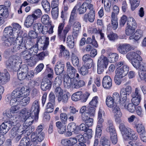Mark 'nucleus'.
<instances>
[{"label":"nucleus","instance_id":"f257e3e1","mask_svg":"<svg viewBox=\"0 0 146 146\" xmlns=\"http://www.w3.org/2000/svg\"><path fill=\"white\" fill-rule=\"evenodd\" d=\"M25 88H21L14 90L11 94L7 95L5 98L7 102L10 105L14 104H20L22 106H25L30 102L29 97L26 96L25 94L23 96L24 93V90Z\"/></svg>","mask_w":146,"mask_h":146},{"label":"nucleus","instance_id":"f03ea898","mask_svg":"<svg viewBox=\"0 0 146 146\" xmlns=\"http://www.w3.org/2000/svg\"><path fill=\"white\" fill-rule=\"evenodd\" d=\"M119 129L123 138L125 140L129 139L135 141L138 138V136L135 135V132L132 129L126 127L123 123L119 125Z\"/></svg>","mask_w":146,"mask_h":146},{"label":"nucleus","instance_id":"7ed1b4c3","mask_svg":"<svg viewBox=\"0 0 146 146\" xmlns=\"http://www.w3.org/2000/svg\"><path fill=\"white\" fill-rule=\"evenodd\" d=\"M106 102L108 107L111 108V110L113 113L115 120L117 121L118 118H120L122 115L119 107L111 96L107 97Z\"/></svg>","mask_w":146,"mask_h":146},{"label":"nucleus","instance_id":"20e7f679","mask_svg":"<svg viewBox=\"0 0 146 146\" xmlns=\"http://www.w3.org/2000/svg\"><path fill=\"white\" fill-rule=\"evenodd\" d=\"M44 128V125L40 124L37 127L35 131L32 133L31 136L32 142L37 144L38 142H41L43 140L45 134L42 131Z\"/></svg>","mask_w":146,"mask_h":146},{"label":"nucleus","instance_id":"39448f33","mask_svg":"<svg viewBox=\"0 0 146 146\" xmlns=\"http://www.w3.org/2000/svg\"><path fill=\"white\" fill-rule=\"evenodd\" d=\"M22 63V60L19 56L13 55L10 57L6 61L5 66L7 69L10 71H16L17 66Z\"/></svg>","mask_w":146,"mask_h":146},{"label":"nucleus","instance_id":"423d86ee","mask_svg":"<svg viewBox=\"0 0 146 146\" xmlns=\"http://www.w3.org/2000/svg\"><path fill=\"white\" fill-rule=\"evenodd\" d=\"M38 41L41 42V43L44 44L42 47V50L44 51L36 55L37 59L39 60H42L45 56L49 55V52L47 50H46L49 44V38L48 37H46L45 36L43 35L39 38Z\"/></svg>","mask_w":146,"mask_h":146},{"label":"nucleus","instance_id":"0eeeda50","mask_svg":"<svg viewBox=\"0 0 146 146\" xmlns=\"http://www.w3.org/2000/svg\"><path fill=\"white\" fill-rule=\"evenodd\" d=\"M131 91L132 88L129 86L121 89L120 96L122 100L120 102V106L121 108H126V105L129 103V99H127V97L131 93Z\"/></svg>","mask_w":146,"mask_h":146},{"label":"nucleus","instance_id":"6e6552de","mask_svg":"<svg viewBox=\"0 0 146 146\" xmlns=\"http://www.w3.org/2000/svg\"><path fill=\"white\" fill-rule=\"evenodd\" d=\"M65 23L64 22L60 23L58 25L57 34L59 39L61 41L65 42L67 34L71 29V25H67L64 29Z\"/></svg>","mask_w":146,"mask_h":146},{"label":"nucleus","instance_id":"1a4fd4ad","mask_svg":"<svg viewBox=\"0 0 146 146\" xmlns=\"http://www.w3.org/2000/svg\"><path fill=\"white\" fill-rule=\"evenodd\" d=\"M27 69V67L25 68H21L18 70L17 76L18 79L20 80L26 79L30 80L34 77V73L33 70H30L27 73L25 72V70Z\"/></svg>","mask_w":146,"mask_h":146},{"label":"nucleus","instance_id":"9d476101","mask_svg":"<svg viewBox=\"0 0 146 146\" xmlns=\"http://www.w3.org/2000/svg\"><path fill=\"white\" fill-rule=\"evenodd\" d=\"M18 36L15 39L11 50L12 52H15L19 50L23 51L25 50V42L23 41V38L21 36Z\"/></svg>","mask_w":146,"mask_h":146},{"label":"nucleus","instance_id":"9b49d317","mask_svg":"<svg viewBox=\"0 0 146 146\" xmlns=\"http://www.w3.org/2000/svg\"><path fill=\"white\" fill-rule=\"evenodd\" d=\"M108 64L107 58L104 55H101L98 62V73L101 74L102 73L104 69L107 68Z\"/></svg>","mask_w":146,"mask_h":146},{"label":"nucleus","instance_id":"f8f14e48","mask_svg":"<svg viewBox=\"0 0 146 146\" xmlns=\"http://www.w3.org/2000/svg\"><path fill=\"white\" fill-rule=\"evenodd\" d=\"M16 122L12 119L3 123L1 125V133L3 135L6 134L12 126L15 125Z\"/></svg>","mask_w":146,"mask_h":146},{"label":"nucleus","instance_id":"ddd939ff","mask_svg":"<svg viewBox=\"0 0 146 146\" xmlns=\"http://www.w3.org/2000/svg\"><path fill=\"white\" fill-rule=\"evenodd\" d=\"M67 68L66 72L67 76H66L69 77L73 78L75 77L77 78L80 77L79 74L76 73L77 70L70 64V62H67L66 64Z\"/></svg>","mask_w":146,"mask_h":146},{"label":"nucleus","instance_id":"4468645a","mask_svg":"<svg viewBox=\"0 0 146 146\" xmlns=\"http://www.w3.org/2000/svg\"><path fill=\"white\" fill-rule=\"evenodd\" d=\"M62 80L59 77H56L55 79L54 83V93L58 97L59 96L63 95V90L62 89L60 86L62 83Z\"/></svg>","mask_w":146,"mask_h":146},{"label":"nucleus","instance_id":"2eb2a0df","mask_svg":"<svg viewBox=\"0 0 146 146\" xmlns=\"http://www.w3.org/2000/svg\"><path fill=\"white\" fill-rule=\"evenodd\" d=\"M133 49V47L130 44L124 43L119 44L117 48L119 52L123 54H125L128 52Z\"/></svg>","mask_w":146,"mask_h":146},{"label":"nucleus","instance_id":"dca6fc26","mask_svg":"<svg viewBox=\"0 0 146 146\" xmlns=\"http://www.w3.org/2000/svg\"><path fill=\"white\" fill-rule=\"evenodd\" d=\"M142 60L134 59L131 61L133 66L136 69L139 68L143 72L146 70V64L142 61Z\"/></svg>","mask_w":146,"mask_h":146},{"label":"nucleus","instance_id":"f3484780","mask_svg":"<svg viewBox=\"0 0 146 146\" xmlns=\"http://www.w3.org/2000/svg\"><path fill=\"white\" fill-rule=\"evenodd\" d=\"M34 30L38 34L42 33L45 35L48 33V28L46 26L44 27L41 23H36L34 25Z\"/></svg>","mask_w":146,"mask_h":146},{"label":"nucleus","instance_id":"a211bd4d","mask_svg":"<svg viewBox=\"0 0 146 146\" xmlns=\"http://www.w3.org/2000/svg\"><path fill=\"white\" fill-rule=\"evenodd\" d=\"M13 31V28L11 26L6 27L4 30L3 35L5 38L16 37H18V33Z\"/></svg>","mask_w":146,"mask_h":146},{"label":"nucleus","instance_id":"6ab92c4d","mask_svg":"<svg viewBox=\"0 0 146 146\" xmlns=\"http://www.w3.org/2000/svg\"><path fill=\"white\" fill-rule=\"evenodd\" d=\"M88 7V4L87 3H82L81 2H78L74 8H75V11L78 9L79 13L82 14L86 11Z\"/></svg>","mask_w":146,"mask_h":146},{"label":"nucleus","instance_id":"aec40b11","mask_svg":"<svg viewBox=\"0 0 146 146\" xmlns=\"http://www.w3.org/2000/svg\"><path fill=\"white\" fill-rule=\"evenodd\" d=\"M81 28V24L78 21H76L74 23L72 33V36L73 38H75L78 36Z\"/></svg>","mask_w":146,"mask_h":146},{"label":"nucleus","instance_id":"412c9836","mask_svg":"<svg viewBox=\"0 0 146 146\" xmlns=\"http://www.w3.org/2000/svg\"><path fill=\"white\" fill-rule=\"evenodd\" d=\"M117 71V74L119 76L123 77L125 76L127 74L129 70V67L127 65H124L119 68H118L116 70L115 72Z\"/></svg>","mask_w":146,"mask_h":146},{"label":"nucleus","instance_id":"4be33fe9","mask_svg":"<svg viewBox=\"0 0 146 146\" xmlns=\"http://www.w3.org/2000/svg\"><path fill=\"white\" fill-rule=\"evenodd\" d=\"M141 52L139 50H135L133 52H131L128 53L126 55L127 58L129 60L134 59L142 60L141 57L140 56L141 54Z\"/></svg>","mask_w":146,"mask_h":146},{"label":"nucleus","instance_id":"5701e85b","mask_svg":"<svg viewBox=\"0 0 146 146\" xmlns=\"http://www.w3.org/2000/svg\"><path fill=\"white\" fill-rule=\"evenodd\" d=\"M31 110L34 112V114L35 116V119H38L39 112V105L38 100H36L34 102Z\"/></svg>","mask_w":146,"mask_h":146},{"label":"nucleus","instance_id":"b1692460","mask_svg":"<svg viewBox=\"0 0 146 146\" xmlns=\"http://www.w3.org/2000/svg\"><path fill=\"white\" fill-rule=\"evenodd\" d=\"M23 126H20L19 127L17 126L13 127L10 131L11 138H14L20 133H22L23 130Z\"/></svg>","mask_w":146,"mask_h":146},{"label":"nucleus","instance_id":"393cba45","mask_svg":"<svg viewBox=\"0 0 146 146\" xmlns=\"http://www.w3.org/2000/svg\"><path fill=\"white\" fill-rule=\"evenodd\" d=\"M102 85L104 88L106 89H109L112 86V80L109 76H104L102 80Z\"/></svg>","mask_w":146,"mask_h":146},{"label":"nucleus","instance_id":"a878e982","mask_svg":"<svg viewBox=\"0 0 146 146\" xmlns=\"http://www.w3.org/2000/svg\"><path fill=\"white\" fill-rule=\"evenodd\" d=\"M20 54L24 60H26L27 62H31L33 59L32 55L27 49L22 52Z\"/></svg>","mask_w":146,"mask_h":146},{"label":"nucleus","instance_id":"bb28decb","mask_svg":"<svg viewBox=\"0 0 146 146\" xmlns=\"http://www.w3.org/2000/svg\"><path fill=\"white\" fill-rule=\"evenodd\" d=\"M52 86L51 82L49 80L47 79L45 81L41 82L40 88L43 91L49 90Z\"/></svg>","mask_w":146,"mask_h":146},{"label":"nucleus","instance_id":"cd10ccee","mask_svg":"<svg viewBox=\"0 0 146 146\" xmlns=\"http://www.w3.org/2000/svg\"><path fill=\"white\" fill-rule=\"evenodd\" d=\"M98 121L97 123L96 129V136L97 137L100 136L102 134V128L103 127V123L104 119L102 118H98Z\"/></svg>","mask_w":146,"mask_h":146},{"label":"nucleus","instance_id":"c85d7f7f","mask_svg":"<svg viewBox=\"0 0 146 146\" xmlns=\"http://www.w3.org/2000/svg\"><path fill=\"white\" fill-rule=\"evenodd\" d=\"M95 11H90L88 14H85L84 15V20L86 22L88 21L90 22H93L95 19Z\"/></svg>","mask_w":146,"mask_h":146},{"label":"nucleus","instance_id":"c756f323","mask_svg":"<svg viewBox=\"0 0 146 146\" xmlns=\"http://www.w3.org/2000/svg\"><path fill=\"white\" fill-rule=\"evenodd\" d=\"M64 64L62 62H60L57 63L54 68L55 73L56 75H60L64 71Z\"/></svg>","mask_w":146,"mask_h":146},{"label":"nucleus","instance_id":"7c9ffc66","mask_svg":"<svg viewBox=\"0 0 146 146\" xmlns=\"http://www.w3.org/2000/svg\"><path fill=\"white\" fill-rule=\"evenodd\" d=\"M36 19L32 15H28L26 18L24 25L25 26L29 28L32 26L34 21Z\"/></svg>","mask_w":146,"mask_h":146},{"label":"nucleus","instance_id":"2f4dec72","mask_svg":"<svg viewBox=\"0 0 146 146\" xmlns=\"http://www.w3.org/2000/svg\"><path fill=\"white\" fill-rule=\"evenodd\" d=\"M73 78L65 76L64 78L63 84L64 88L69 89L72 88V82Z\"/></svg>","mask_w":146,"mask_h":146},{"label":"nucleus","instance_id":"473e14b6","mask_svg":"<svg viewBox=\"0 0 146 146\" xmlns=\"http://www.w3.org/2000/svg\"><path fill=\"white\" fill-rule=\"evenodd\" d=\"M143 36L142 31L139 29L137 30L135 33L129 37V39H134L136 41L139 40Z\"/></svg>","mask_w":146,"mask_h":146},{"label":"nucleus","instance_id":"72a5a7b5","mask_svg":"<svg viewBox=\"0 0 146 146\" xmlns=\"http://www.w3.org/2000/svg\"><path fill=\"white\" fill-rule=\"evenodd\" d=\"M56 126L58 128V131L60 134H63L66 129V125L65 123H62L60 121H58L56 123Z\"/></svg>","mask_w":146,"mask_h":146},{"label":"nucleus","instance_id":"f704fd0d","mask_svg":"<svg viewBox=\"0 0 146 146\" xmlns=\"http://www.w3.org/2000/svg\"><path fill=\"white\" fill-rule=\"evenodd\" d=\"M25 121L23 125H31L35 121H36L38 119H35V115H30L27 116L26 115L25 116L24 119Z\"/></svg>","mask_w":146,"mask_h":146},{"label":"nucleus","instance_id":"c9c22d12","mask_svg":"<svg viewBox=\"0 0 146 146\" xmlns=\"http://www.w3.org/2000/svg\"><path fill=\"white\" fill-rule=\"evenodd\" d=\"M117 14L111 13V24L113 29H116L118 27Z\"/></svg>","mask_w":146,"mask_h":146},{"label":"nucleus","instance_id":"e433bc0d","mask_svg":"<svg viewBox=\"0 0 146 146\" xmlns=\"http://www.w3.org/2000/svg\"><path fill=\"white\" fill-rule=\"evenodd\" d=\"M60 55L66 58H69L70 53L69 51L67 49H65V47L62 45L60 46Z\"/></svg>","mask_w":146,"mask_h":146},{"label":"nucleus","instance_id":"4c0bfd02","mask_svg":"<svg viewBox=\"0 0 146 146\" xmlns=\"http://www.w3.org/2000/svg\"><path fill=\"white\" fill-rule=\"evenodd\" d=\"M30 125H27L25 124L23 125V130H22V133H26L27 135H28L34 131V127H31Z\"/></svg>","mask_w":146,"mask_h":146},{"label":"nucleus","instance_id":"58836bf2","mask_svg":"<svg viewBox=\"0 0 146 146\" xmlns=\"http://www.w3.org/2000/svg\"><path fill=\"white\" fill-rule=\"evenodd\" d=\"M90 57L89 54H86L84 55L82 60L84 62V64L92 66L93 61Z\"/></svg>","mask_w":146,"mask_h":146},{"label":"nucleus","instance_id":"ea45409f","mask_svg":"<svg viewBox=\"0 0 146 146\" xmlns=\"http://www.w3.org/2000/svg\"><path fill=\"white\" fill-rule=\"evenodd\" d=\"M41 5L45 12L47 13H50V6L47 0H42Z\"/></svg>","mask_w":146,"mask_h":146},{"label":"nucleus","instance_id":"a19ab883","mask_svg":"<svg viewBox=\"0 0 146 146\" xmlns=\"http://www.w3.org/2000/svg\"><path fill=\"white\" fill-rule=\"evenodd\" d=\"M74 38L70 35L67 36L66 38V43L68 46L70 48H73L74 47Z\"/></svg>","mask_w":146,"mask_h":146},{"label":"nucleus","instance_id":"79ce46f5","mask_svg":"<svg viewBox=\"0 0 146 146\" xmlns=\"http://www.w3.org/2000/svg\"><path fill=\"white\" fill-rule=\"evenodd\" d=\"M11 25L13 27V31H14V33H18V36H20H20H21V34H20V32L21 29V26L18 23H13Z\"/></svg>","mask_w":146,"mask_h":146},{"label":"nucleus","instance_id":"37998d69","mask_svg":"<svg viewBox=\"0 0 146 146\" xmlns=\"http://www.w3.org/2000/svg\"><path fill=\"white\" fill-rule=\"evenodd\" d=\"M92 66L84 64L80 70V73L83 75H85L88 74V69L90 68Z\"/></svg>","mask_w":146,"mask_h":146},{"label":"nucleus","instance_id":"c03bdc74","mask_svg":"<svg viewBox=\"0 0 146 146\" xmlns=\"http://www.w3.org/2000/svg\"><path fill=\"white\" fill-rule=\"evenodd\" d=\"M86 43L87 44H91L96 48L98 46V45L96 40L94 36H92V38L88 37L86 40Z\"/></svg>","mask_w":146,"mask_h":146},{"label":"nucleus","instance_id":"a18cd8bd","mask_svg":"<svg viewBox=\"0 0 146 146\" xmlns=\"http://www.w3.org/2000/svg\"><path fill=\"white\" fill-rule=\"evenodd\" d=\"M82 92L81 91L77 92L72 95L71 96L72 99L73 101H78L82 98Z\"/></svg>","mask_w":146,"mask_h":146},{"label":"nucleus","instance_id":"49530a36","mask_svg":"<svg viewBox=\"0 0 146 146\" xmlns=\"http://www.w3.org/2000/svg\"><path fill=\"white\" fill-rule=\"evenodd\" d=\"M68 129L72 132L76 134L78 133L77 129V126H76L75 123L72 122L69 123L67 127Z\"/></svg>","mask_w":146,"mask_h":146},{"label":"nucleus","instance_id":"de8ad7c7","mask_svg":"<svg viewBox=\"0 0 146 146\" xmlns=\"http://www.w3.org/2000/svg\"><path fill=\"white\" fill-rule=\"evenodd\" d=\"M0 15L5 18L7 17L8 15V9L3 5H0Z\"/></svg>","mask_w":146,"mask_h":146},{"label":"nucleus","instance_id":"09e8293b","mask_svg":"<svg viewBox=\"0 0 146 146\" xmlns=\"http://www.w3.org/2000/svg\"><path fill=\"white\" fill-rule=\"evenodd\" d=\"M103 3L105 11L108 12H110L111 5H113L111 3V0H103Z\"/></svg>","mask_w":146,"mask_h":146},{"label":"nucleus","instance_id":"8fccbe9b","mask_svg":"<svg viewBox=\"0 0 146 146\" xmlns=\"http://www.w3.org/2000/svg\"><path fill=\"white\" fill-rule=\"evenodd\" d=\"M109 60L111 63H113L117 60L119 58L118 55L116 53H110L108 55Z\"/></svg>","mask_w":146,"mask_h":146},{"label":"nucleus","instance_id":"3c124183","mask_svg":"<svg viewBox=\"0 0 146 146\" xmlns=\"http://www.w3.org/2000/svg\"><path fill=\"white\" fill-rule=\"evenodd\" d=\"M76 12L75 8H74L71 12L69 19V22L71 24L77 21V15L76 14Z\"/></svg>","mask_w":146,"mask_h":146},{"label":"nucleus","instance_id":"603ef678","mask_svg":"<svg viewBox=\"0 0 146 146\" xmlns=\"http://www.w3.org/2000/svg\"><path fill=\"white\" fill-rule=\"evenodd\" d=\"M95 108L94 107L88 106L87 107L86 113L91 116H94L95 114Z\"/></svg>","mask_w":146,"mask_h":146},{"label":"nucleus","instance_id":"864d4df0","mask_svg":"<svg viewBox=\"0 0 146 146\" xmlns=\"http://www.w3.org/2000/svg\"><path fill=\"white\" fill-rule=\"evenodd\" d=\"M135 127L137 132L139 135L146 132L144 127L141 124L139 123L135 124Z\"/></svg>","mask_w":146,"mask_h":146},{"label":"nucleus","instance_id":"5fc2aeb1","mask_svg":"<svg viewBox=\"0 0 146 146\" xmlns=\"http://www.w3.org/2000/svg\"><path fill=\"white\" fill-rule=\"evenodd\" d=\"M27 50L32 55V56L35 55L38 52V48L36 43L32 47L30 48H28Z\"/></svg>","mask_w":146,"mask_h":146},{"label":"nucleus","instance_id":"6e6d98bb","mask_svg":"<svg viewBox=\"0 0 146 146\" xmlns=\"http://www.w3.org/2000/svg\"><path fill=\"white\" fill-rule=\"evenodd\" d=\"M107 127L108 129L109 133L115 131V129L113 125V122L111 120H108L106 123Z\"/></svg>","mask_w":146,"mask_h":146},{"label":"nucleus","instance_id":"4d7b16f0","mask_svg":"<svg viewBox=\"0 0 146 146\" xmlns=\"http://www.w3.org/2000/svg\"><path fill=\"white\" fill-rule=\"evenodd\" d=\"M135 31V28L134 27L130 25H128L126 27L125 33L128 36H131Z\"/></svg>","mask_w":146,"mask_h":146},{"label":"nucleus","instance_id":"13d9d810","mask_svg":"<svg viewBox=\"0 0 146 146\" xmlns=\"http://www.w3.org/2000/svg\"><path fill=\"white\" fill-rule=\"evenodd\" d=\"M131 9L134 11L139 5L140 3L139 0H129Z\"/></svg>","mask_w":146,"mask_h":146},{"label":"nucleus","instance_id":"bf43d9fd","mask_svg":"<svg viewBox=\"0 0 146 146\" xmlns=\"http://www.w3.org/2000/svg\"><path fill=\"white\" fill-rule=\"evenodd\" d=\"M131 97L141 98V93L139 88H136L134 92H133L131 94Z\"/></svg>","mask_w":146,"mask_h":146},{"label":"nucleus","instance_id":"052dcab7","mask_svg":"<svg viewBox=\"0 0 146 146\" xmlns=\"http://www.w3.org/2000/svg\"><path fill=\"white\" fill-rule=\"evenodd\" d=\"M69 98L68 95L65 94L63 95L59 96L58 100L59 102L62 101L64 103H66L68 101Z\"/></svg>","mask_w":146,"mask_h":146},{"label":"nucleus","instance_id":"680f3d73","mask_svg":"<svg viewBox=\"0 0 146 146\" xmlns=\"http://www.w3.org/2000/svg\"><path fill=\"white\" fill-rule=\"evenodd\" d=\"M136 105L132 103H128L126 105V108H122L123 109H127V110L131 112H133L136 109Z\"/></svg>","mask_w":146,"mask_h":146},{"label":"nucleus","instance_id":"e2e57ef3","mask_svg":"<svg viewBox=\"0 0 146 146\" xmlns=\"http://www.w3.org/2000/svg\"><path fill=\"white\" fill-rule=\"evenodd\" d=\"M15 37H9L5 40L3 42V45L6 47L11 46L13 43Z\"/></svg>","mask_w":146,"mask_h":146},{"label":"nucleus","instance_id":"0e129e2a","mask_svg":"<svg viewBox=\"0 0 146 146\" xmlns=\"http://www.w3.org/2000/svg\"><path fill=\"white\" fill-rule=\"evenodd\" d=\"M112 98L117 104L119 103L120 104V102L122 100V99L121 100L119 94L116 92L113 94Z\"/></svg>","mask_w":146,"mask_h":146},{"label":"nucleus","instance_id":"69168bd1","mask_svg":"<svg viewBox=\"0 0 146 146\" xmlns=\"http://www.w3.org/2000/svg\"><path fill=\"white\" fill-rule=\"evenodd\" d=\"M54 109V107L53 104L51 102L48 103L46 107L44 115L47 114L48 113L52 112L53 111Z\"/></svg>","mask_w":146,"mask_h":146},{"label":"nucleus","instance_id":"338daca9","mask_svg":"<svg viewBox=\"0 0 146 146\" xmlns=\"http://www.w3.org/2000/svg\"><path fill=\"white\" fill-rule=\"evenodd\" d=\"M110 135L111 140L114 144H116L117 141V139L115 131L110 133Z\"/></svg>","mask_w":146,"mask_h":146},{"label":"nucleus","instance_id":"774afa93","mask_svg":"<svg viewBox=\"0 0 146 146\" xmlns=\"http://www.w3.org/2000/svg\"><path fill=\"white\" fill-rule=\"evenodd\" d=\"M30 140L28 137H24L21 140L20 143L24 146H31V145Z\"/></svg>","mask_w":146,"mask_h":146}]
</instances>
